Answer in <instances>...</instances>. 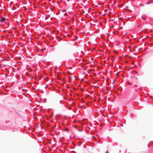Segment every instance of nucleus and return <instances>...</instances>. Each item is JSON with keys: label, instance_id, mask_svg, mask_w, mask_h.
<instances>
[{"label": "nucleus", "instance_id": "1", "mask_svg": "<svg viewBox=\"0 0 153 153\" xmlns=\"http://www.w3.org/2000/svg\"><path fill=\"white\" fill-rule=\"evenodd\" d=\"M6 20V18L4 17H2L0 19V22H4Z\"/></svg>", "mask_w": 153, "mask_h": 153}, {"label": "nucleus", "instance_id": "2", "mask_svg": "<svg viewBox=\"0 0 153 153\" xmlns=\"http://www.w3.org/2000/svg\"><path fill=\"white\" fill-rule=\"evenodd\" d=\"M152 2L151 1H149L147 2L146 3V4H149L151 3H152Z\"/></svg>", "mask_w": 153, "mask_h": 153}, {"label": "nucleus", "instance_id": "3", "mask_svg": "<svg viewBox=\"0 0 153 153\" xmlns=\"http://www.w3.org/2000/svg\"><path fill=\"white\" fill-rule=\"evenodd\" d=\"M66 11V10H65V9L63 10H62V11L63 12H65Z\"/></svg>", "mask_w": 153, "mask_h": 153}, {"label": "nucleus", "instance_id": "4", "mask_svg": "<svg viewBox=\"0 0 153 153\" xmlns=\"http://www.w3.org/2000/svg\"><path fill=\"white\" fill-rule=\"evenodd\" d=\"M7 26H10V24H9L8 23H7Z\"/></svg>", "mask_w": 153, "mask_h": 153}, {"label": "nucleus", "instance_id": "5", "mask_svg": "<svg viewBox=\"0 0 153 153\" xmlns=\"http://www.w3.org/2000/svg\"><path fill=\"white\" fill-rule=\"evenodd\" d=\"M140 6H143V4H140Z\"/></svg>", "mask_w": 153, "mask_h": 153}, {"label": "nucleus", "instance_id": "6", "mask_svg": "<svg viewBox=\"0 0 153 153\" xmlns=\"http://www.w3.org/2000/svg\"><path fill=\"white\" fill-rule=\"evenodd\" d=\"M149 144H148V147H149Z\"/></svg>", "mask_w": 153, "mask_h": 153}, {"label": "nucleus", "instance_id": "7", "mask_svg": "<svg viewBox=\"0 0 153 153\" xmlns=\"http://www.w3.org/2000/svg\"><path fill=\"white\" fill-rule=\"evenodd\" d=\"M152 2L153 3V2Z\"/></svg>", "mask_w": 153, "mask_h": 153}]
</instances>
